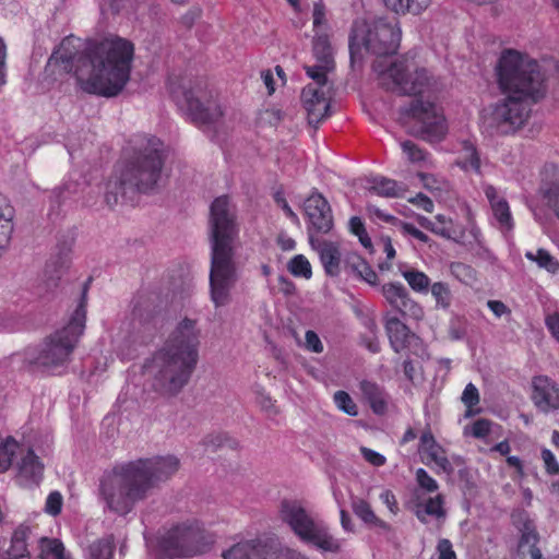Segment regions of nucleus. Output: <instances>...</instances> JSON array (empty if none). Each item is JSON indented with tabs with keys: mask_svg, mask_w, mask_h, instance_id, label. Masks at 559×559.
Instances as JSON below:
<instances>
[{
	"mask_svg": "<svg viewBox=\"0 0 559 559\" xmlns=\"http://www.w3.org/2000/svg\"><path fill=\"white\" fill-rule=\"evenodd\" d=\"M360 453H361L362 457L372 466H376V467L383 466L386 462V459L384 455H382L381 453H379L372 449L361 447Z\"/></svg>",
	"mask_w": 559,
	"mask_h": 559,
	"instance_id": "49",
	"label": "nucleus"
},
{
	"mask_svg": "<svg viewBox=\"0 0 559 559\" xmlns=\"http://www.w3.org/2000/svg\"><path fill=\"white\" fill-rule=\"evenodd\" d=\"M483 190L490 204L495 226L503 234L510 233L514 227V221L508 201L491 185H485Z\"/></svg>",
	"mask_w": 559,
	"mask_h": 559,
	"instance_id": "18",
	"label": "nucleus"
},
{
	"mask_svg": "<svg viewBox=\"0 0 559 559\" xmlns=\"http://www.w3.org/2000/svg\"><path fill=\"white\" fill-rule=\"evenodd\" d=\"M304 211L307 217V231L309 240L311 236L329 234L334 225L331 206L326 199L320 193H312L304 203Z\"/></svg>",
	"mask_w": 559,
	"mask_h": 559,
	"instance_id": "13",
	"label": "nucleus"
},
{
	"mask_svg": "<svg viewBox=\"0 0 559 559\" xmlns=\"http://www.w3.org/2000/svg\"><path fill=\"white\" fill-rule=\"evenodd\" d=\"M163 165V143L155 136L138 139L129 159L117 167L106 182L98 186L104 203L114 207L128 191H153L162 179Z\"/></svg>",
	"mask_w": 559,
	"mask_h": 559,
	"instance_id": "7",
	"label": "nucleus"
},
{
	"mask_svg": "<svg viewBox=\"0 0 559 559\" xmlns=\"http://www.w3.org/2000/svg\"><path fill=\"white\" fill-rule=\"evenodd\" d=\"M336 407L349 416H357L358 408L350 395L345 391H337L333 396Z\"/></svg>",
	"mask_w": 559,
	"mask_h": 559,
	"instance_id": "42",
	"label": "nucleus"
},
{
	"mask_svg": "<svg viewBox=\"0 0 559 559\" xmlns=\"http://www.w3.org/2000/svg\"><path fill=\"white\" fill-rule=\"evenodd\" d=\"M418 452L426 465H432L438 472L451 473L452 465L447 457L444 449L436 441L430 430H426L419 438Z\"/></svg>",
	"mask_w": 559,
	"mask_h": 559,
	"instance_id": "17",
	"label": "nucleus"
},
{
	"mask_svg": "<svg viewBox=\"0 0 559 559\" xmlns=\"http://www.w3.org/2000/svg\"><path fill=\"white\" fill-rule=\"evenodd\" d=\"M309 559L306 556L286 549L283 551L272 538H255L235 544L223 552L224 559Z\"/></svg>",
	"mask_w": 559,
	"mask_h": 559,
	"instance_id": "12",
	"label": "nucleus"
},
{
	"mask_svg": "<svg viewBox=\"0 0 559 559\" xmlns=\"http://www.w3.org/2000/svg\"><path fill=\"white\" fill-rule=\"evenodd\" d=\"M38 559H73L63 543L57 538L41 537L38 540Z\"/></svg>",
	"mask_w": 559,
	"mask_h": 559,
	"instance_id": "27",
	"label": "nucleus"
},
{
	"mask_svg": "<svg viewBox=\"0 0 559 559\" xmlns=\"http://www.w3.org/2000/svg\"><path fill=\"white\" fill-rule=\"evenodd\" d=\"M63 498L59 491H52L48 495L45 503V512L56 516L61 512Z\"/></svg>",
	"mask_w": 559,
	"mask_h": 559,
	"instance_id": "47",
	"label": "nucleus"
},
{
	"mask_svg": "<svg viewBox=\"0 0 559 559\" xmlns=\"http://www.w3.org/2000/svg\"><path fill=\"white\" fill-rule=\"evenodd\" d=\"M352 508L354 513L370 527H374L383 532H389L391 530V525L382 519L378 518L369 502L366 500L355 499L352 503Z\"/></svg>",
	"mask_w": 559,
	"mask_h": 559,
	"instance_id": "25",
	"label": "nucleus"
},
{
	"mask_svg": "<svg viewBox=\"0 0 559 559\" xmlns=\"http://www.w3.org/2000/svg\"><path fill=\"white\" fill-rule=\"evenodd\" d=\"M334 69V64H325V62H318L314 66L305 67L306 73L314 81V86L325 88L328 79L326 74Z\"/></svg>",
	"mask_w": 559,
	"mask_h": 559,
	"instance_id": "39",
	"label": "nucleus"
},
{
	"mask_svg": "<svg viewBox=\"0 0 559 559\" xmlns=\"http://www.w3.org/2000/svg\"><path fill=\"white\" fill-rule=\"evenodd\" d=\"M431 295L436 301L437 309L447 310L452 304V293L447 283L436 282L431 285Z\"/></svg>",
	"mask_w": 559,
	"mask_h": 559,
	"instance_id": "37",
	"label": "nucleus"
},
{
	"mask_svg": "<svg viewBox=\"0 0 559 559\" xmlns=\"http://www.w3.org/2000/svg\"><path fill=\"white\" fill-rule=\"evenodd\" d=\"M493 71L504 97L495 105L492 119L501 132H515L528 120L532 105L545 97L546 74L536 59L513 48L500 51Z\"/></svg>",
	"mask_w": 559,
	"mask_h": 559,
	"instance_id": "3",
	"label": "nucleus"
},
{
	"mask_svg": "<svg viewBox=\"0 0 559 559\" xmlns=\"http://www.w3.org/2000/svg\"><path fill=\"white\" fill-rule=\"evenodd\" d=\"M32 530L28 526L21 525L12 534L8 543H3L0 548V556L3 559H31L28 550V539Z\"/></svg>",
	"mask_w": 559,
	"mask_h": 559,
	"instance_id": "21",
	"label": "nucleus"
},
{
	"mask_svg": "<svg viewBox=\"0 0 559 559\" xmlns=\"http://www.w3.org/2000/svg\"><path fill=\"white\" fill-rule=\"evenodd\" d=\"M276 201L281 204L283 211L285 212L286 216L290 218L294 223L298 224L299 218L297 214L292 210V207L288 205L285 199L277 197Z\"/></svg>",
	"mask_w": 559,
	"mask_h": 559,
	"instance_id": "63",
	"label": "nucleus"
},
{
	"mask_svg": "<svg viewBox=\"0 0 559 559\" xmlns=\"http://www.w3.org/2000/svg\"><path fill=\"white\" fill-rule=\"evenodd\" d=\"M487 306L498 318H500L501 316H503L508 312L507 306L502 301H499V300H489L487 302Z\"/></svg>",
	"mask_w": 559,
	"mask_h": 559,
	"instance_id": "60",
	"label": "nucleus"
},
{
	"mask_svg": "<svg viewBox=\"0 0 559 559\" xmlns=\"http://www.w3.org/2000/svg\"><path fill=\"white\" fill-rule=\"evenodd\" d=\"M432 233L447 239H456L457 231L452 218L438 214L435 216Z\"/></svg>",
	"mask_w": 559,
	"mask_h": 559,
	"instance_id": "38",
	"label": "nucleus"
},
{
	"mask_svg": "<svg viewBox=\"0 0 559 559\" xmlns=\"http://www.w3.org/2000/svg\"><path fill=\"white\" fill-rule=\"evenodd\" d=\"M209 545L206 534L197 520H186L173 526L158 540L159 552L168 558L191 557Z\"/></svg>",
	"mask_w": 559,
	"mask_h": 559,
	"instance_id": "11",
	"label": "nucleus"
},
{
	"mask_svg": "<svg viewBox=\"0 0 559 559\" xmlns=\"http://www.w3.org/2000/svg\"><path fill=\"white\" fill-rule=\"evenodd\" d=\"M461 400L462 403L467 407L468 413H472L473 407L479 403L478 389L473 383L466 384Z\"/></svg>",
	"mask_w": 559,
	"mask_h": 559,
	"instance_id": "46",
	"label": "nucleus"
},
{
	"mask_svg": "<svg viewBox=\"0 0 559 559\" xmlns=\"http://www.w3.org/2000/svg\"><path fill=\"white\" fill-rule=\"evenodd\" d=\"M180 466L175 455L141 459L114 466L99 479V497L110 512L124 516Z\"/></svg>",
	"mask_w": 559,
	"mask_h": 559,
	"instance_id": "4",
	"label": "nucleus"
},
{
	"mask_svg": "<svg viewBox=\"0 0 559 559\" xmlns=\"http://www.w3.org/2000/svg\"><path fill=\"white\" fill-rule=\"evenodd\" d=\"M538 535L535 527L531 523H526L522 531V536L519 543V554L522 558L530 557V559H542V552L536 547Z\"/></svg>",
	"mask_w": 559,
	"mask_h": 559,
	"instance_id": "28",
	"label": "nucleus"
},
{
	"mask_svg": "<svg viewBox=\"0 0 559 559\" xmlns=\"http://www.w3.org/2000/svg\"><path fill=\"white\" fill-rule=\"evenodd\" d=\"M419 177L424 187L437 197H442L450 190V183L443 178L429 174H419Z\"/></svg>",
	"mask_w": 559,
	"mask_h": 559,
	"instance_id": "41",
	"label": "nucleus"
},
{
	"mask_svg": "<svg viewBox=\"0 0 559 559\" xmlns=\"http://www.w3.org/2000/svg\"><path fill=\"white\" fill-rule=\"evenodd\" d=\"M349 230L358 237L359 239V242L366 248V249H371L372 248V242H371V239L370 237L368 236L367 231H366V228H365V225L361 221L360 217L358 216H353L350 219H349Z\"/></svg>",
	"mask_w": 559,
	"mask_h": 559,
	"instance_id": "43",
	"label": "nucleus"
},
{
	"mask_svg": "<svg viewBox=\"0 0 559 559\" xmlns=\"http://www.w3.org/2000/svg\"><path fill=\"white\" fill-rule=\"evenodd\" d=\"M79 177L78 173H70L62 186L53 190L52 198L58 204L64 203L68 200H75V195L82 190Z\"/></svg>",
	"mask_w": 559,
	"mask_h": 559,
	"instance_id": "30",
	"label": "nucleus"
},
{
	"mask_svg": "<svg viewBox=\"0 0 559 559\" xmlns=\"http://www.w3.org/2000/svg\"><path fill=\"white\" fill-rule=\"evenodd\" d=\"M416 481L419 488L426 492H436L439 489L437 480L432 478L424 468H418L416 471Z\"/></svg>",
	"mask_w": 559,
	"mask_h": 559,
	"instance_id": "44",
	"label": "nucleus"
},
{
	"mask_svg": "<svg viewBox=\"0 0 559 559\" xmlns=\"http://www.w3.org/2000/svg\"><path fill=\"white\" fill-rule=\"evenodd\" d=\"M7 47L0 37V88L7 83Z\"/></svg>",
	"mask_w": 559,
	"mask_h": 559,
	"instance_id": "58",
	"label": "nucleus"
},
{
	"mask_svg": "<svg viewBox=\"0 0 559 559\" xmlns=\"http://www.w3.org/2000/svg\"><path fill=\"white\" fill-rule=\"evenodd\" d=\"M19 459L16 461V478L24 487L37 486L43 479L44 464L35 452L27 448L17 450Z\"/></svg>",
	"mask_w": 559,
	"mask_h": 559,
	"instance_id": "16",
	"label": "nucleus"
},
{
	"mask_svg": "<svg viewBox=\"0 0 559 559\" xmlns=\"http://www.w3.org/2000/svg\"><path fill=\"white\" fill-rule=\"evenodd\" d=\"M381 293L386 302L405 319L423 320L424 308L412 298L406 287L400 282H390L381 287Z\"/></svg>",
	"mask_w": 559,
	"mask_h": 559,
	"instance_id": "14",
	"label": "nucleus"
},
{
	"mask_svg": "<svg viewBox=\"0 0 559 559\" xmlns=\"http://www.w3.org/2000/svg\"><path fill=\"white\" fill-rule=\"evenodd\" d=\"M408 201L428 213L433 211V202L424 193H418L414 198H409Z\"/></svg>",
	"mask_w": 559,
	"mask_h": 559,
	"instance_id": "55",
	"label": "nucleus"
},
{
	"mask_svg": "<svg viewBox=\"0 0 559 559\" xmlns=\"http://www.w3.org/2000/svg\"><path fill=\"white\" fill-rule=\"evenodd\" d=\"M401 34L399 23L384 17L356 21L349 37L350 57L356 58L362 49L376 55L373 71L380 85L388 91L404 95L427 94L426 100L416 98L401 108V119L404 123L414 122L413 134L428 142H440L448 132V124L442 108L431 99L439 90L437 80L412 58L402 57L394 61L386 58L397 51Z\"/></svg>",
	"mask_w": 559,
	"mask_h": 559,
	"instance_id": "1",
	"label": "nucleus"
},
{
	"mask_svg": "<svg viewBox=\"0 0 559 559\" xmlns=\"http://www.w3.org/2000/svg\"><path fill=\"white\" fill-rule=\"evenodd\" d=\"M359 386L373 413L378 415L384 414L388 407V396L383 389L376 382L369 380L361 381Z\"/></svg>",
	"mask_w": 559,
	"mask_h": 559,
	"instance_id": "23",
	"label": "nucleus"
},
{
	"mask_svg": "<svg viewBox=\"0 0 559 559\" xmlns=\"http://www.w3.org/2000/svg\"><path fill=\"white\" fill-rule=\"evenodd\" d=\"M438 559H456L452 543L447 538H441L437 545Z\"/></svg>",
	"mask_w": 559,
	"mask_h": 559,
	"instance_id": "50",
	"label": "nucleus"
},
{
	"mask_svg": "<svg viewBox=\"0 0 559 559\" xmlns=\"http://www.w3.org/2000/svg\"><path fill=\"white\" fill-rule=\"evenodd\" d=\"M114 543L111 538H100L92 543L85 550V559H111L114 556Z\"/></svg>",
	"mask_w": 559,
	"mask_h": 559,
	"instance_id": "31",
	"label": "nucleus"
},
{
	"mask_svg": "<svg viewBox=\"0 0 559 559\" xmlns=\"http://www.w3.org/2000/svg\"><path fill=\"white\" fill-rule=\"evenodd\" d=\"M311 248L319 254L321 264L329 276L335 277L341 273L342 254L340 246L335 241L311 236Z\"/></svg>",
	"mask_w": 559,
	"mask_h": 559,
	"instance_id": "19",
	"label": "nucleus"
},
{
	"mask_svg": "<svg viewBox=\"0 0 559 559\" xmlns=\"http://www.w3.org/2000/svg\"><path fill=\"white\" fill-rule=\"evenodd\" d=\"M200 330L197 321L185 318L145 366L153 386L165 394H176L189 382L199 361Z\"/></svg>",
	"mask_w": 559,
	"mask_h": 559,
	"instance_id": "6",
	"label": "nucleus"
},
{
	"mask_svg": "<svg viewBox=\"0 0 559 559\" xmlns=\"http://www.w3.org/2000/svg\"><path fill=\"white\" fill-rule=\"evenodd\" d=\"M491 423L487 419L476 420L471 428V433L475 438H484L490 432Z\"/></svg>",
	"mask_w": 559,
	"mask_h": 559,
	"instance_id": "51",
	"label": "nucleus"
},
{
	"mask_svg": "<svg viewBox=\"0 0 559 559\" xmlns=\"http://www.w3.org/2000/svg\"><path fill=\"white\" fill-rule=\"evenodd\" d=\"M384 329L390 341V345L395 353L404 350L417 336L409 328L397 317H388Z\"/></svg>",
	"mask_w": 559,
	"mask_h": 559,
	"instance_id": "22",
	"label": "nucleus"
},
{
	"mask_svg": "<svg viewBox=\"0 0 559 559\" xmlns=\"http://www.w3.org/2000/svg\"><path fill=\"white\" fill-rule=\"evenodd\" d=\"M457 165L465 171L480 173V159L473 144L464 143Z\"/></svg>",
	"mask_w": 559,
	"mask_h": 559,
	"instance_id": "33",
	"label": "nucleus"
},
{
	"mask_svg": "<svg viewBox=\"0 0 559 559\" xmlns=\"http://www.w3.org/2000/svg\"><path fill=\"white\" fill-rule=\"evenodd\" d=\"M380 500L383 502V504H385L388 507L389 511L392 514H394V515L397 514V512L400 510L399 504H397L394 493L391 490H389V489L383 490L380 493Z\"/></svg>",
	"mask_w": 559,
	"mask_h": 559,
	"instance_id": "53",
	"label": "nucleus"
},
{
	"mask_svg": "<svg viewBox=\"0 0 559 559\" xmlns=\"http://www.w3.org/2000/svg\"><path fill=\"white\" fill-rule=\"evenodd\" d=\"M525 258L538 265L540 269H545L547 272L555 274L558 270V262L556 259L545 249H538L534 251H526Z\"/></svg>",
	"mask_w": 559,
	"mask_h": 559,
	"instance_id": "36",
	"label": "nucleus"
},
{
	"mask_svg": "<svg viewBox=\"0 0 559 559\" xmlns=\"http://www.w3.org/2000/svg\"><path fill=\"white\" fill-rule=\"evenodd\" d=\"M280 519L304 543L314 546L322 552L338 554L345 539L332 535L322 522H316L300 501L283 500L280 506Z\"/></svg>",
	"mask_w": 559,
	"mask_h": 559,
	"instance_id": "9",
	"label": "nucleus"
},
{
	"mask_svg": "<svg viewBox=\"0 0 559 559\" xmlns=\"http://www.w3.org/2000/svg\"><path fill=\"white\" fill-rule=\"evenodd\" d=\"M86 321V289L83 290L80 304L73 311L69 323L61 330L50 334L34 347L24 352V361L34 371L59 373L64 370L71 355L84 332Z\"/></svg>",
	"mask_w": 559,
	"mask_h": 559,
	"instance_id": "8",
	"label": "nucleus"
},
{
	"mask_svg": "<svg viewBox=\"0 0 559 559\" xmlns=\"http://www.w3.org/2000/svg\"><path fill=\"white\" fill-rule=\"evenodd\" d=\"M542 459L544 461L546 471L549 474H556L559 471V467H558V464H557V461H556V456H555V454L550 450L543 449V451H542Z\"/></svg>",
	"mask_w": 559,
	"mask_h": 559,
	"instance_id": "54",
	"label": "nucleus"
},
{
	"mask_svg": "<svg viewBox=\"0 0 559 559\" xmlns=\"http://www.w3.org/2000/svg\"><path fill=\"white\" fill-rule=\"evenodd\" d=\"M313 55L318 62L334 64L332 48L325 34H316L313 39Z\"/></svg>",
	"mask_w": 559,
	"mask_h": 559,
	"instance_id": "35",
	"label": "nucleus"
},
{
	"mask_svg": "<svg viewBox=\"0 0 559 559\" xmlns=\"http://www.w3.org/2000/svg\"><path fill=\"white\" fill-rule=\"evenodd\" d=\"M532 399L538 409L548 413L556 409L559 403V391L556 385L545 376L533 379Z\"/></svg>",
	"mask_w": 559,
	"mask_h": 559,
	"instance_id": "20",
	"label": "nucleus"
},
{
	"mask_svg": "<svg viewBox=\"0 0 559 559\" xmlns=\"http://www.w3.org/2000/svg\"><path fill=\"white\" fill-rule=\"evenodd\" d=\"M384 7L397 15H419L431 4L432 0H382Z\"/></svg>",
	"mask_w": 559,
	"mask_h": 559,
	"instance_id": "24",
	"label": "nucleus"
},
{
	"mask_svg": "<svg viewBox=\"0 0 559 559\" xmlns=\"http://www.w3.org/2000/svg\"><path fill=\"white\" fill-rule=\"evenodd\" d=\"M368 183L369 191L381 197L400 198L405 192V188L402 185L397 183L395 180L381 176H373L369 178Z\"/></svg>",
	"mask_w": 559,
	"mask_h": 559,
	"instance_id": "26",
	"label": "nucleus"
},
{
	"mask_svg": "<svg viewBox=\"0 0 559 559\" xmlns=\"http://www.w3.org/2000/svg\"><path fill=\"white\" fill-rule=\"evenodd\" d=\"M367 209H368V212L370 215L379 218L380 221H383L386 223H392V224H397V225H399V222H401L395 216L385 213L384 211L380 210L379 207H377L374 205H368Z\"/></svg>",
	"mask_w": 559,
	"mask_h": 559,
	"instance_id": "57",
	"label": "nucleus"
},
{
	"mask_svg": "<svg viewBox=\"0 0 559 559\" xmlns=\"http://www.w3.org/2000/svg\"><path fill=\"white\" fill-rule=\"evenodd\" d=\"M313 27L318 33L319 27L325 22V8L322 2H317L313 5Z\"/></svg>",
	"mask_w": 559,
	"mask_h": 559,
	"instance_id": "56",
	"label": "nucleus"
},
{
	"mask_svg": "<svg viewBox=\"0 0 559 559\" xmlns=\"http://www.w3.org/2000/svg\"><path fill=\"white\" fill-rule=\"evenodd\" d=\"M402 276L407 282L408 286L415 292L427 294L430 286V278L426 273L415 269L402 271Z\"/></svg>",
	"mask_w": 559,
	"mask_h": 559,
	"instance_id": "32",
	"label": "nucleus"
},
{
	"mask_svg": "<svg viewBox=\"0 0 559 559\" xmlns=\"http://www.w3.org/2000/svg\"><path fill=\"white\" fill-rule=\"evenodd\" d=\"M399 226L401 227L404 234L411 235L412 237L421 242H428L429 237L425 233L416 228L414 225L401 221L399 222Z\"/></svg>",
	"mask_w": 559,
	"mask_h": 559,
	"instance_id": "52",
	"label": "nucleus"
},
{
	"mask_svg": "<svg viewBox=\"0 0 559 559\" xmlns=\"http://www.w3.org/2000/svg\"><path fill=\"white\" fill-rule=\"evenodd\" d=\"M277 243L284 251H292L296 247V241L286 235H280L277 238Z\"/></svg>",
	"mask_w": 559,
	"mask_h": 559,
	"instance_id": "61",
	"label": "nucleus"
},
{
	"mask_svg": "<svg viewBox=\"0 0 559 559\" xmlns=\"http://www.w3.org/2000/svg\"><path fill=\"white\" fill-rule=\"evenodd\" d=\"M134 46L128 39L110 36L86 43L67 37L52 52L49 67L72 73L79 88L87 94L116 97L131 78Z\"/></svg>",
	"mask_w": 559,
	"mask_h": 559,
	"instance_id": "2",
	"label": "nucleus"
},
{
	"mask_svg": "<svg viewBox=\"0 0 559 559\" xmlns=\"http://www.w3.org/2000/svg\"><path fill=\"white\" fill-rule=\"evenodd\" d=\"M443 497L438 493L423 502H417L415 507V514L421 523H427V516H435L437 519L444 518L445 511L443 509Z\"/></svg>",
	"mask_w": 559,
	"mask_h": 559,
	"instance_id": "29",
	"label": "nucleus"
},
{
	"mask_svg": "<svg viewBox=\"0 0 559 559\" xmlns=\"http://www.w3.org/2000/svg\"><path fill=\"white\" fill-rule=\"evenodd\" d=\"M168 88L177 106L199 126L211 124L223 116L222 108L204 81L177 82L170 80Z\"/></svg>",
	"mask_w": 559,
	"mask_h": 559,
	"instance_id": "10",
	"label": "nucleus"
},
{
	"mask_svg": "<svg viewBox=\"0 0 559 559\" xmlns=\"http://www.w3.org/2000/svg\"><path fill=\"white\" fill-rule=\"evenodd\" d=\"M261 79L271 95L275 92L273 73L270 70L262 71Z\"/></svg>",
	"mask_w": 559,
	"mask_h": 559,
	"instance_id": "62",
	"label": "nucleus"
},
{
	"mask_svg": "<svg viewBox=\"0 0 559 559\" xmlns=\"http://www.w3.org/2000/svg\"><path fill=\"white\" fill-rule=\"evenodd\" d=\"M546 325L551 332L552 336L559 340V314L557 312L547 316Z\"/></svg>",
	"mask_w": 559,
	"mask_h": 559,
	"instance_id": "59",
	"label": "nucleus"
},
{
	"mask_svg": "<svg viewBox=\"0 0 559 559\" xmlns=\"http://www.w3.org/2000/svg\"><path fill=\"white\" fill-rule=\"evenodd\" d=\"M304 346L307 350L316 354H320L323 352V344L319 335L312 330H308L306 332Z\"/></svg>",
	"mask_w": 559,
	"mask_h": 559,
	"instance_id": "48",
	"label": "nucleus"
},
{
	"mask_svg": "<svg viewBox=\"0 0 559 559\" xmlns=\"http://www.w3.org/2000/svg\"><path fill=\"white\" fill-rule=\"evenodd\" d=\"M287 269L295 277L310 280L312 276L311 264L304 254L293 257L288 262Z\"/></svg>",
	"mask_w": 559,
	"mask_h": 559,
	"instance_id": "40",
	"label": "nucleus"
},
{
	"mask_svg": "<svg viewBox=\"0 0 559 559\" xmlns=\"http://www.w3.org/2000/svg\"><path fill=\"white\" fill-rule=\"evenodd\" d=\"M350 270L356 273L361 280L367 282L370 285L377 284V273L371 269V266L360 257L354 255L349 258L347 261Z\"/></svg>",
	"mask_w": 559,
	"mask_h": 559,
	"instance_id": "34",
	"label": "nucleus"
},
{
	"mask_svg": "<svg viewBox=\"0 0 559 559\" xmlns=\"http://www.w3.org/2000/svg\"><path fill=\"white\" fill-rule=\"evenodd\" d=\"M340 515L342 528L345 532H354V524L352 522V519L343 508H341Z\"/></svg>",
	"mask_w": 559,
	"mask_h": 559,
	"instance_id": "64",
	"label": "nucleus"
},
{
	"mask_svg": "<svg viewBox=\"0 0 559 559\" xmlns=\"http://www.w3.org/2000/svg\"><path fill=\"white\" fill-rule=\"evenodd\" d=\"M301 102L310 124L317 127L330 116V97L325 88L308 84L301 92Z\"/></svg>",
	"mask_w": 559,
	"mask_h": 559,
	"instance_id": "15",
	"label": "nucleus"
},
{
	"mask_svg": "<svg viewBox=\"0 0 559 559\" xmlns=\"http://www.w3.org/2000/svg\"><path fill=\"white\" fill-rule=\"evenodd\" d=\"M238 234L235 204L225 195L216 198L210 210V295L215 308L230 302L231 290L238 281L234 260V243Z\"/></svg>",
	"mask_w": 559,
	"mask_h": 559,
	"instance_id": "5",
	"label": "nucleus"
},
{
	"mask_svg": "<svg viewBox=\"0 0 559 559\" xmlns=\"http://www.w3.org/2000/svg\"><path fill=\"white\" fill-rule=\"evenodd\" d=\"M403 152L412 163H419L426 160V152L412 141H404L401 143Z\"/></svg>",
	"mask_w": 559,
	"mask_h": 559,
	"instance_id": "45",
	"label": "nucleus"
}]
</instances>
